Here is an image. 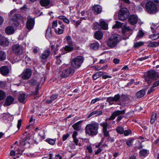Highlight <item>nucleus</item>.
Masks as SVG:
<instances>
[{"mask_svg":"<svg viewBox=\"0 0 159 159\" xmlns=\"http://www.w3.org/2000/svg\"><path fill=\"white\" fill-rule=\"evenodd\" d=\"M157 7H159V0H149L146 2L145 8L148 13L152 14L157 12Z\"/></svg>","mask_w":159,"mask_h":159,"instance_id":"obj_1","label":"nucleus"},{"mask_svg":"<svg viewBox=\"0 0 159 159\" xmlns=\"http://www.w3.org/2000/svg\"><path fill=\"white\" fill-rule=\"evenodd\" d=\"M99 128L98 123L94 122L88 124L85 128V132L86 134L91 136L96 135L98 133Z\"/></svg>","mask_w":159,"mask_h":159,"instance_id":"obj_2","label":"nucleus"},{"mask_svg":"<svg viewBox=\"0 0 159 159\" xmlns=\"http://www.w3.org/2000/svg\"><path fill=\"white\" fill-rule=\"evenodd\" d=\"M100 126L102 127V132L103 135L105 137H107V140L111 143L115 141V138L111 137L110 136L109 131L107 130L108 129H109L110 127L109 126V124L107 121L104 122L100 124Z\"/></svg>","mask_w":159,"mask_h":159,"instance_id":"obj_3","label":"nucleus"},{"mask_svg":"<svg viewBox=\"0 0 159 159\" xmlns=\"http://www.w3.org/2000/svg\"><path fill=\"white\" fill-rule=\"evenodd\" d=\"M120 39V35L117 34H114L107 40L106 42L109 47L113 48L117 45Z\"/></svg>","mask_w":159,"mask_h":159,"instance_id":"obj_4","label":"nucleus"},{"mask_svg":"<svg viewBox=\"0 0 159 159\" xmlns=\"http://www.w3.org/2000/svg\"><path fill=\"white\" fill-rule=\"evenodd\" d=\"M75 72V69L72 67L66 68L60 72L61 77L64 78H66L71 76Z\"/></svg>","mask_w":159,"mask_h":159,"instance_id":"obj_5","label":"nucleus"},{"mask_svg":"<svg viewBox=\"0 0 159 159\" xmlns=\"http://www.w3.org/2000/svg\"><path fill=\"white\" fill-rule=\"evenodd\" d=\"M84 58L81 56H78L75 58L73 59L70 63L72 66L75 68L80 67L83 62Z\"/></svg>","mask_w":159,"mask_h":159,"instance_id":"obj_6","label":"nucleus"},{"mask_svg":"<svg viewBox=\"0 0 159 159\" xmlns=\"http://www.w3.org/2000/svg\"><path fill=\"white\" fill-rule=\"evenodd\" d=\"M129 13L128 10L126 8H122L119 11L118 13L119 20L124 21L129 16Z\"/></svg>","mask_w":159,"mask_h":159,"instance_id":"obj_7","label":"nucleus"},{"mask_svg":"<svg viewBox=\"0 0 159 159\" xmlns=\"http://www.w3.org/2000/svg\"><path fill=\"white\" fill-rule=\"evenodd\" d=\"M125 113V111L124 110L122 111L117 110L114 111L112 114L111 116L109 118L110 120H112L114 119L116 116H118L116 119V121L119 122L122 118V117L120 115L124 114Z\"/></svg>","mask_w":159,"mask_h":159,"instance_id":"obj_8","label":"nucleus"},{"mask_svg":"<svg viewBox=\"0 0 159 159\" xmlns=\"http://www.w3.org/2000/svg\"><path fill=\"white\" fill-rule=\"evenodd\" d=\"M12 50L16 55L18 56L22 54L23 51L22 45L18 43L13 45L12 46Z\"/></svg>","mask_w":159,"mask_h":159,"instance_id":"obj_9","label":"nucleus"},{"mask_svg":"<svg viewBox=\"0 0 159 159\" xmlns=\"http://www.w3.org/2000/svg\"><path fill=\"white\" fill-rule=\"evenodd\" d=\"M32 73L31 69L29 68H26L24 70L21 75L23 79L27 80L30 78Z\"/></svg>","mask_w":159,"mask_h":159,"instance_id":"obj_10","label":"nucleus"},{"mask_svg":"<svg viewBox=\"0 0 159 159\" xmlns=\"http://www.w3.org/2000/svg\"><path fill=\"white\" fill-rule=\"evenodd\" d=\"M120 98V95L118 94L115 95L114 97H110L107 98L106 102H108L109 104L111 105L113 104L114 102H117Z\"/></svg>","mask_w":159,"mask_h":159,"instance_id":"obj_11","label":"nucleus"},{"mask_svg":"<svg viewBox=\"0 0 159 159\" xmlns=\"http://www.w3.org/2000/svg\"><path fill=\"white\" fill-rule=\"evenodd\" d=\"M34 20L32 18H28L26 22V28L29 30H31L33 27L34 25Z\"/></svg>","mask_w":159,"mask_h":159,"instance_id":"obj_12","label":"nucleus"},{"mask_svg":"<svg viewBox=\"0 0 159 159\" xmlns=\"http://www.w3.org/2000/svg\"><path fill=\"white\" fill-rule=\"evenodd\" d=\"M138 17L137 16L134 15H130L128 18V21L132 25H134L137 23Z\"/></svg>","mask_w":159,"mask_h":159,"instance_id":"obj_13","label":"nucleus"},{"mask_svg":"<svg viewBox=\"0 0 159 159\" xmlns=\"http://www.w3.org/2000/svg\"><path fill=\"white\" fill-rule=\"evenodd\" d=\"M14 101V98L12 97L11 96H8L6 97L3 105L4 107L9 106L12 104Z\"/></svg>","mask_w":159,"mask_h":159,"instance_id":"obj_14","label":"nucleus"},{"mask_svg":"<svg viewBox=\"0 0 159 159\" xmlns=\"http://www.w3.org/2000/svg\"><path fill=\"white\" fill-rule=\"evenodd\" d=\"M92 9L94 13L96 15L100 14L102 11L101 7L98 5L94 6Z\"/></svg>","mask_w":159,"mask_h":159,"instance_id":"obj_15","label":"nucleus"},{"mask_svg":"<svg viewBox=\"0 0 159 159\" xmlns=\"http://www.w3.org/2000/svg\"><path fill=\"white\" fill-rule=\"evenodd\" d=\"M15 16L16 18L13 19V23L15 26H19L20 23V21H21L20 19H21L22 18L19 15L15 14Z\"/></svg>","mask_w":159,"mask_h":159,"instance_id":"obj_16","label":"nucleus"},{"mask_svg":"<svg viewBox=\"0 0 159 159\" xmlns=\"http://www.w3.org/2000/svg\"><path fill=\"white\" fill-rule=\"evenodd\" d=\"M103 141L104 139H102L98 144L95 145V148H98L96 151H95V155H98L103 150V148L101 146L102 144L103 143Z\"/></svg>","mask_w":159,"mask_h":159,"instance_id":"obj_17","label":"nucleus"},{"mask_svg":"<svg viewBox=\"0 0 159 159\" xmlns=\"http://www.w3.org/2000/svg\"><path fill=\"white\" fill-rule=\"evenodd\" d=\"M1 74L3 75H7L9 73V70L7 66H2L0 68Z\"/></svg>","mask_w":159,"mask_h":159,"instance_id":"obj_18","label":"nucleus"},{"mask_svg":"<svg viewBox=\"0 0 159 159\" xmlns=\"http://www.w3.org/2000/svg\"><path fill=\"white\" fill-rule=\"evenodd\" d=\"M50 54L49 49H48L45 51L40 56L42 59L45 60L47 59L49 56Z\"/></svg>","mask_w":159,"mask_h":159,"instance_id":"obj_19","label":"nucleus"},{"mask_svg":"<svg viewBox=\"0 0 159 159\" xmlns=\"http://www.w3.org/2000/svg\"><path fill=\"white\" fill-rule=\"evenodd\" d=\"M157 75L156 72L154 70L149 71L148 73V79L153 78L156 77Z\"/></svg>","mask_w":159,"mask_h":159,"instance_id":"obj_20","label":"nucleus"},{"mask_svg":"<svg viewBox=\"0 0 159 159\" xmlns=\"http://www.w3.org/2000/svg\"><path fill=\"white\" fill-rule=\"evenodd\" d=\"M5 31L7 34H11L14 33V29L13 27L9 26L6 28Z\"/></svg>","mask_w":159,"mask_h":159,"instance_id":"obj_21","label":"nucleus"},{"mask_svg":"<svg viewBox=\"0 0 159 159\" xmlns=\"http://www.w3.org/2000/svg\"><path fill=\"white\" fill-rule=\"evenodd\" d=\"M39 3L41 6L46 7L49 5L50 3V0H40Z\"/></svg>","mask_w":159,"mask_h":159,"instance_id":"obj_22","label":"nucleus"},{"mask_svg":"<svg viewBox=\"0 0 159 159\" xmlns=\"http://www.w3.org/2000/svg\"><path fill=\"white\" fill-rule=\"evenodd\" d=\"M103 35L102 33L100 31H96L94 34L95 38L98 40L101 39L102 38Z\"/></svg>","mask_w":159,"mask_h":159,"instance_id":"obj_23","label":"nucleus"},{"mask_svg":"<svg viewBox=\"0 0 159 159\" xmlns=\"http://www.w3.org/2000/svg\"><path fill=\"white\" fill-rule=\"evenodd\" d=\"M61 28H59L58 30L55 29L54 30L55 33L58 34H62L65 30V25H62L60 26Z\"/></svg>","mask_w":159,"mask_h":159,"instance_id":"obj_24","label":"nucleus"},{"mask_svg":"<svg viewBox=\"0 0 159 159\" xmlns=\"http://www.w3.org/2000/svg\"><path fill=\"white\" fill-rule=\"evenodd\" d=\"M100 28L105 30L107 29L108 28L107 24L104 20H100Z\"/></svg>","mask_w":159,"mask_h":159,"instance_id":"obj_25","label":"nucleus"},{"mask_svg":"<svg viewBox=\"0 0 159 159\" xmlns=\"http://www.w3.org/2000/svg\"><path fill=\"white\" fill-rule=\"evenodd\" d=\"M82 121H80L73 125L72 126L74 129L76 130H79L80 129L81 124Z\"/></svg>","mask_w":159,"mask_h":159,"instance_id":"obj_26","label":"nucleus"},{"mask_svg":"<svg viewBox=\"0 0 159 159\" xmlns=\"http://www.w3.org/2000/svg\"><path fill=\"white\" fill-rule=\"evenodd\" d=\"M159 46V42L150 41L148 42V47H156Z\"/></svg>","mask_w":159,"mask_h":159,"instance_id":"obj_27","label":"nucleus"},{"mask_svg":"<svg viewBox=\"0 0 159 159\" xmlns=\"http://www.w3.org/2000/svg\"><path fill=\"white\" fill-rule=\"evenodd\" d=\"M103 73L102 71H98L94 74L93 76V78L94 80H96L102 76Z\"/></svg>","mask_w":159,"mask_h":159,"instance_id":"obj_28","label":"nucleus"},{"mask_svg":"<svg viewBox=\"0 0 159 159\" xmlns=\"http://www.w3.org/2000/svg\"><path fill=\"white\" fill-rule=\"evenodd\" d=\"M90 47L93 49H97L99 46V44L98 42L92 43L90 45Z\"/></svg>","mask_w":159,"mask_h":159,"instance_id":"obj_29","label":"nucleus"},{"mask_svg":"<svg viewBox=\"0 0 159 159\" xmlns=\"http://www.w3.org/2000/svg\"><path fill=\"white\" fill-rule=\"evenodd\" d=\"M145 93V91L144 90H140L137 93L136 96L138 98H141L144 96Z\"/></svg>","mask_w":159,"mask_h":159,"instance_id":"obj_30","label":"nucleus"},{"mask_svg":"<svg viewBox=\"0 0 159 159\" xmlns=\"http://www.w3.org/2000/svg\"><path fill=\"white\" fill-rule=\"evenodd\" d=\"M25 93H21L19 95L18 99V101L20 102H23L25 100Z\"/></svg>","mask_w":159,"mask_h":159,"instance_id":"obj_31","label":"nucleus"},{"mask_svg":"<svg viewBox=\"0 0 159 159\" xmlns=\"http://www.w3.org/2000/svg\"><path fill=\"white\" fill-rule=\"evenodd\" d=\"M6 55L5 52L0 51V61L5 60L6 59Z\"/></svg>","mask_w":159,"mask_h":159,"instance_id":"obj_32","label":"nucleus"},{"mask_svg":"<svg viewBox=\"0 0 159 159\" xmlns=\"http://www.w3.org/2000/svg\"><path fill=\"white\" fill-rule=\"evenodd\" d=\"M51 45V48L52 50L55 52L58 50L57 47L58 46L57 44H56V46L55 45V42H52L50 43Z\"/></svg>","mask_w":159,"mask_h":159,"instance_id":"obj_33","label":"nucleus"},{"mask_svg":"<svg viewBox=\"0 0 159 159\" xmlns=\"http://www.w3.org/2000/svg\"><path fill=\"white\" fill-rule=\"evenodd\" d=\"M116 131L118 134H122L124 132V129L122 126H119L116 128Z\"/></svg>","mask_w":159,"mask_h":159,"instance_id":"obj_34","label":"nucleus"},{"mask_svg":"<svg viewBox=\"0 0 159 159\" xmlns=\"http://www.w3.org/2000/svg\"><path fill=\"white\" fill-rule=\"evenodd\" d=\"M0 44L2 46H5L8 44V42L4 37H3L0 42Z\"/></svg>","mask_w":159,"mask_h":159,"instance_id":"obj_35","label":"nucleus"},{"mask_svg":"<svg viewBox=\"0 0 159 159\" xmlns=\"http://www.w3.org/2000/svg\"><path fill=\"white\" fill-rule=\"evenodd\" d=\"M139 154L140 156H146L148 154V151L146 149H142L140 151Z\"/></svg>","mask_w":159,"mask_h":159,"instance_id":"obj_36","label":"nucleus"},{"mask_svg":"<svg viewBox=\"0 0 159 159\" xmlns=\"http://www.w3.org/2000/svg\"><path fill=\"white\" fill-rule=\"evenodd\" d=\"M66 39L67 42V44L71 46H73V43L71 37L70 36H68L66 37Z\"/></svg>","mask_w":159,"mask_h":159,"instance_id":"obj_37","label":"nucleus"},{"mask_svg":"<svg viewBox=\"0 0 159 159\" xmlns=\"http://www.w3.org/2000/svg\"><path fill=\"white\" fill-rule=\"evenodd\" d=\"M144 34V33L142 30H139L138 32V34L136 37V39H139L140 38L142 37Z\"/></svg>","mask_w":159,"mask_h":159,"instance_id":"obj_38","label":"nucleus"},{"mask_svg":"<svg viewBox=\"0 0 159 159\" xmlns=\"http://www.w3.org/2000/svg\"><path fill=\"white\" fill-rule=\"evenodd\" d=\"M73 46H71L70 45H66L64 48L65 51L67 52H70L73 50L74 48Z\"/></svg>","mask_w":159,"mask_h":159,"instance_id":"obj_39","label":"nucleus"},{"mask_svg":"<svg viewBox=\"0 0 159 159\" xmlns=\"http://www.w3.org/2000/svg\"><path fill=\"white\" fill-rule=\"evenodd\" d=\"M156 116L157 114L156 113H153L152 114L150 121L151 124H153L155 122L157 119Z\"/></svg>","mask_w":159,"mask_h":159,"instance_id":"obj_40","label":"nucleus"},{"mask_svg":"<svg viewBox=\"0 0 159 159\" xmlns=\"http://www.w3.org/2000/svg\"><path fill=\"white\" fill-rule=\"evenodd\" d=\"M46 141L49 144L53 145L55 143L56 139H46Z\"/></svg>","mask_w":159,"mask_h":159,"instance_id":"obj_41","label":"nucleus"},{"mask_svg":"<svg viewBox=\"0 0 159 159\" xmlns=\"http://www.w3.org/2000/svg\"><path fill=\"white\" fill-rule=\"evenodd\" d=\"M5 97V93L2 91L0 90V101L4 99Z\"/></svg>","mask_w":159,"mask_h":159,"instance_id":"obj_42","label":"nucleus"},{"mask_svg":"<svg viewBox=\"0 0 159 159\" xmlns=\"http://www.w3.org/2000/svg\"><path fill=\"white\" fill-rule=\"evenodd\" d=\"M122 25L121 23L118 21H116V24L113 26V28H119L122 26Z\"/></svg>","mask_w":159,"mask_h":159,"instance_id":"obj_43","label":"nucleus"},{"mask_svg":"<svg viewBox=\"0 0 159 159\" xmlns=\"http://www.w3.org/2000/svg\"><path fill=\"white\" fill-rule=\"evenodd\" d=\"M134 139L132 138H129L126 141V144L129 146L130 147L132 145Z\"/></svg>","mask_w":159,"mask_h":159,"instance_id":"obj_44","label":"nucleus"},{"mask_svg":"<svg viewBox=\"0 0 159 159\" xmlns=\"http://www.w3.org/2000/svg\"><path fill=\"white\" fill-rule=\"evenodd\" d=\"M52 35L51 28V27H48L46 30V35L48 36H50Z\"/></svg>","mask_w":159,"mask_h":159,"instance_id":"obj_45","label":"nucleus"},{"mask_svg":"<svg viewBox=\"0 0 159 159\" xmlns=\"http://www.w3.org/2000/svg\"><path fill=\"white\" fill-rule=\"evenodd\" d=\"M28 82L30 84L33 86L35 85L37 83L36 81L34 79L29 80Z\"/></svg>","mask_w":159,"mask_h":159,"instance_id":"obj_46","label":"nucleus"},{"mask_svg":"<svg viewBox=\"0 0 159 159\" xmlns=\"http://www.w3.org/2000/svg\"><path fill=\"white\" fill-rule=\"evenodd\" d=\"M93 28L95 30H97L100 28V25L98 22H95L94 24Z\"/></svg>","mask_w":159,"mask_h":159,"instance_id":"obj_47","label":"nucleus"},{"mask_svg":"<svg viewBox=\"0 0 159 159\" xmlns=\"http://www.w3.org/2000/svg\"><path fill=\"white\" fill-rule=\"evenodd\" d=\"M132 132L130 129L124 130L123 134L125 136H128L129 134H131Z\"/></svg>","mask_w":159,"mask_h":159,"instance_id":"obj_48","label":"nucleus"},{"mask_svg":"<svg viewBox=\"0 0 159 159\" xmlns=\"http://www.w3.org/2000/svg\"><path fill=\"white\" fill-rule=\"evenodd\" d=\"M143 44V43L142 42H139L135 43L134 44L135 47H138L139 46H142Z\"/></svg>","mask_w":159,"mask_h":159,"instance_id":"obj_49","label":"nucleus"},{"mask_svg":"<svg viewBox=\"0 0 159 159\" xmlns=\"http://www.w3.org/2000/svg\"><path fill=\"white\" fill-rule=\"evenodd\" d=\"M57 20H54L52 22V28H54L55 27L57 26Z\"/></svg>","mask_w":159,"mask_h":159,"instance_id":"obj_50","label":"nucleus"},{"mask_svg":"<svg viewBox=\"0 0 159 159\" xmlns=\"http://www.w3.org/2000/svg\"><path fill=\"white\" fill-rule=\"evenodd\" d=\"M69 136L70 135L68 133L63 135L62 136V140L63 141H65Z\"/></svg>","mask_w":159,"mask_h":159,"instance_id":"obj_51","label":"nucleus"},{"mask_svg":"<svg viewBox=\"0 0 159 159\" xmlns=\"http://www.w3.org/2000/svg\"><path fill=\"white\" fill-rule=\"evenodd\" d=\"M100 99L99 98H96L92 100L91 102V104H93L96 102L100 101Z\"/></svg>","mask_w":159,"mask_h":159,"instance_id":"obj_52","label":"nucleus"},{"mask_svg":"<svg viewBox=\"0 0 159 159\" xmlns=\"http://www.w3.org/2000/svg\"><path fill=\"white\" fill-rule=\"evenodd\" d=\"M58 97V95L55 94H53L50 97V99L52 100L53 101L57 99Z\"/></svg>","mask_w":159,"mask_h":159,"instance_id":"obj_53","label":"nucleus"},{"mask_svg":"<svg viewBox=\"0 0 159 159\" xmlns=\"http://www.w3.org/2000/svg\"><path fill=\"white\" fill-rule=\"evenodd\" d=\"M95 112H96L95 114L96 116H99L102 113V112L101 110L95 111Z\"/></svg>","mask_w":159,"mask_h":159,"instance_id":"obj_54","label":"nucleus"},{"mask_svg":"<svg viewBox=\"0 0 159 159\" xmlns=\"http://www.w3.org/2000/svg\"><path fill=\"white\" fill-rule=\"evenodd\" d=\"M39 89L38 88H37L32 93V94L34 95H36L39 94Z\"/></svg>","mask_w":159,"mask_h":159,"instance_id":"obj_55","label":"nucleus"},{"mask_svg":"<svg viewBox=\"0 0 159 159\" xmlns=\"http://www.w3.org/2000/svg\"><path fill=\"white\" fill-rule=\"evenodd\" d=\"M154 87H153V86L152 85V86L150 89H149V90H148V92H147V93L148 94H150L151 93H152L153 91H154Z\"/></svg>","mask_w":159,"mask_h":159,"instance_id":"obj_56","label":"nucleus"},{"mask_svg":"<svg viewBox=\"0 0 159 159\" xmlns=\"http://www.w3.org/2000/svg\"><path fill=\"white\" fill-rule=\"evenodd\" d=\"M87 150H88V152L89 153H92L93 152L92 148L90 146H88L87 147Z\"/></svg>","mask_w":159,"mask_h":159,"instance_id":"obj_57","label":"nucleus"},{"mask_svg":"<svg viewBox=\"0 0 159 159\" xmlns=\"http://www.w3.org/2000/svg\"><path fill=\"white\" fill-rule=\"evenodd\" d=\"M22 122L21 120H19L18 121V123L17 125V127L18 129H20V127Z\"/></svg>","mask_w":159,"mask_h":159,"instance_id":"obj_58","label":"nucleus"},{"mask_svg":"<svg viewBox=\"0 0 159 159\" xmlns=\"http://www.w3.org/2000/svg\"><path fill=\"white\" fill-rule=\"evenodd\" d=\"M159 85V80L154 83L153 84V87H156Z\"/></svg>","mask_w":159,"mask_h":159,"instance_id":"obj_59","label":"nucleus"},{"mask_svg":"<svg viewBox=\"0 0 159 159\" xmlns=\"http://www.w3.org/2000/svg\"><path fill=\"white\" fill-rule=\"evenodd\" d=\"M73 139L74 140V142L75 143L76 145H78L79 141L78 139L76 137L73 138Z\"/></svg>","mask_w":159,"mask_h":159,"instance_id":"obj_60","label":"nucleus"},{"mask_svg":"<svg viewBox=\"0 0 159 159\" xmlns=\"http://www.w3.org/2000/svg\"><path fill=\"white\" fill-rule=\"evenodd\" d=\"M102 76V78L104 79H106L107 78H111V76L106 75H103Z\"/></svg>","mask_w":159,"mask_h":159,"instance_id":"obj_61","label":"nucleus"},{"mask_svg":"<svg viewBox=\"0 0 159 159\" xmlns=\"http://www.w3.org/2000/svg\"><path fill=\"white\" fill-rule=\"evenodd\" d=\"M63 21L66 23L68 24L70 23V21L65 16L63 20Z\"/></svg>","mask_w":159,"mask_h":159,"instance_id":"obj_62","label":"nucleus"},{"mask_svg":"<svg viewBox=\"0 0 159 159\" xmlns=\"http://www.w3.org/2000/svg\"><path fill=\"white\" fill-rule=\"evenodd\" d=\"M120 62V60L117 58H114L113 60V62L116 64H118Z\"/></svg>","mask_w":159,"mask_h":159,"instance_id":"obj_63","label":"nucleus"},{"mask_svg":"<svg viewBox=\"0 0 159 159\" xmlns=\"http://www.w3.org/2000/svg\"><path fill=\"white\" fill-rule=\"evenodd\" d=\"M62 2L65 4H68L69 3V0H61Z\"/></svg>","mask_w":159,"mask_h":159,"instance_id":"obj_64","label":"nucleus"}]
</instances>
